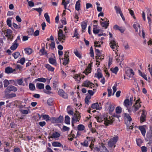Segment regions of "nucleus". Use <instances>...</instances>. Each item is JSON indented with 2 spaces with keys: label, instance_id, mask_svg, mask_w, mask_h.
<instances>
[{
  "label": "nucleus",
  "instance_id": "nucleus-16",
  "mask_svg": "<svg viewBox=\"0 0 152 152\" xmlns=\"http://www.w3.org/2000/svg\"><path fill=\"white\" fill-rule=\"evenodd\" d=\"M87 26V22L83 21L81 23V26L82 28V33L85 32L86 30V28Z\"/></svg>",
  "mask_w": 152,
  "mask_h": 152
},
{
  "label": "nucleus",
  "instance_id": "nucleus-63",
  "mask_svg": "<svg viewBox=\"0 0 152 152\" xmlns=\"http://www.w3.org/2000/svg\"><path fill=\"white\" fill-rule=\"evenodd\" d=\"M142 152H147V148L145 146H142L141 147Z\"/></svg>",
  "mask_w": 152,
  "mask_h": 152
},
{
  "label": "nucleus",
  "instance_id": "nucleus-28",
  "mask_svg": "<svg viewBox=\"0 0 152 152\" xmlns=\"http://www.w3.org/2000/svg\"><path fill=\"white\" fill-rule=\"evenodd\" d=\"M114 9L116 10L117 14L119 13L120 15H122V13L121 10L119 7H118L117 6H115L114 7Z\"/></svg>",
  "mask_w": 152,
  "mask_h": 152
},
{
  "label": "nucleus",
  "instance_id": "nucleus-17",
  "mask_svg": "<svg viewBox=\"0 0 152 152\" xmlns=\"http://www.w3.org/2000/svg\"><path fill=\"white\" fill-rule=\"evenodd\" d=\"M110 47L112 49H114L115 47H116V50L118 49V47L119 46L118 45H116V42L114 40H111L110 41Z\"/></svg>",
  "mask_w": 152,
  "mask_h": 152
},
{
  "label": "nucleus",
  "instance_id": "nucleus-41",
  "mask_svg": "<svg viewBox=\"0 0 152 152\" xmlns=\"http://www.w3.org/2000/svg\"><path fill=\"white\" fill-rule=\"evenodd\" d=\"M12 33V31L10 29H7L6 32V37H9L11 36V34Z\"/></svg>",
  "mask_w": 152,
  "mask_h": 152
},
{
  "label": "nucleus",
  "instance_id": "nucleus-31",
  "mask_svg": "<svg viewBox=\"0 0 152 152\" xmlns=\"http://www.w3.org/2000/svg\"><path fill=\"white\" fill-rule=\"evenodd\" d=\"M52 145L54 147H59L63 146V145L59 142H52Z\"/></svg>",
  "mask_w": 152,
  "mask_h": 152
},
{
  "label": "nucleus",
  "instance_id": "nucleus-24",
  "mask_svg": "<svg viewBox=\"0 0 152 152\" xmlns=\"http://www.w3.org/2000/svg\"><path fill=\"white\" fill-rule=\"evenodd\" d=\"M45 67L49 71L53 72L55 69L54 68L51 66L50 65L48 64H45Z\"/></svg>",
  "mask_w": 152,
  "mask_h": 152
},
{
  "label": "nucleus",
  "instance_id": "nucleus-10",
  "mask_svg": "<svg viewBox=\"0 0 152 152\" xmlns=\"http://www.w3.org/2000/svg\"><path fill=\"white\" fill-rule=\"evenodd\" d=\"M103 75L102 72V71L100 68H98L96 73L95 74L94 77H97L99 79L102 78Z\"/></svg>",
  "mask_w": 152,
  "mask_h": 152
},
{
  "label": "nucleus",
  "instance_id": "nucleus-27",
  "mask_svg": "<svg viewBox=\"0 0 152 152\" xmlns=\"http://www.w3.org/2000/svg\"><path fill=\"white\" fill-rule=\"evenodd\" d=\"M74 78L78 82L80 81V80L81 79V75L80 73L79 74H76L74 75Z\"/></svg>",
  "mask_w": 152,
  "mask_h": 152
},
{
  "label": "nucleus",
  "instance_id": "nucleus-61",
  "mask_svg": "<svg viewBox=\"0 0 152 152\" xmlns=\"http://www.w3.org/2000/svg\"><path fill=\"white\" fill-rule=\"evenodd\" d=\"M17 83L19 85H23V81L22 78L18 79L17 80Z\"/></svg>",
  "mask_w": 152,
  "mask_h": 152
},
{
  "label": "nucleus",
  "instance_id": "nucleus-49",
  "mask_svg": "<svg viewBox=\"0 0 152 152\" xmlns=\"http://www.w3.org/2000/svg\"><path fill=\"white\" fill-rule=\"evenodd\" d=\"M20 55V53L19 52H16L12 54V55L15 59H16L19 57Z\"/></svg>",
  "mask_w": 152,
  "mask_h": 152
},
{
  "label": "nucleus",
  "instance_id": "nucleus-53",
  "mask_svg": "<svg viewBox=\"0 0 152 152\" xmlns=\"http://www.w3.org/2000/svg\"><path fill=\"white\" fill-rule=\"evenodd\" d=\"M136 142L137 145L140 146L143 142L141 139L139 138L136 140Z\"/></svg>",
  "mask_w": 152,
  "mask_h": 152
},
{
  "label": "nucleus",
  "instance_id": "nucleus-25",
  "mask_svg": "<svg viewBox=\"0 0 152 152\" xmlns=\"http://www.w3.org/2000/svg\"><path fill=\"white\" fill-rule=\"evenodd\" d=\"M73 38L76 37L77 39H79L80 38V36H79V34L78 32L77 31V28H75L74 30V33L73 36H72Z\"/></svg>",
  "mask_w": 152,
  "mask_h": 152
},
{
  "label": "nucleus",
  "instance_id": "nucleus-40",
  "mask_svg": "<svg viewBox=\"0 0 152 152\" xmlns=\"http://www.w3.org/2000/svg\"><path fill=\"white\" fill-rule=\"evenodd\" d=\"M29 88L30 90L31 91H34L35 89V87L34 85L31 83H29Z\"/></svg>",
  "mask_w": 152,
  "mask_h": 152
},
{
  "label": "nucleus",
  "instance_id": "nucleus-5",
  "mask_svg": "<svg viewBox=\"0 0 152 152\" xmlns=\"http://www.w3.org/2000/svg\"><path fill=\"white\" fill-rule=\"evenodd\" d=\"M69 53L68 51H66L65 52L64 61L63 63V64L64 65L66 66L68 64L69 62Z\"/></svg>",
  "mask_w": 152,
  "mask_h": 152
},
{
  "label": "nucleus",
  "instance_id": "nucleus-35",
  "mask_svg": "<svg viewBox=\"0 0 152 152\" xmlns=\"http://www.w3.org/2000/svg\"><path fill=\"white\" fill-rule=\"evenodd\" d=\"M91 107L93 109H96L97 110L99 108V106L98 103L96 102L92 104Z\"/></svg>",
  "mask_w": 152,
  "mask_h": 152
},
{
  "label": "nucleus",
  "instance_id": "nucleus-23",
  "mask_svg": "<svg viewBox=\"0 0 152 152\" xmlns=\"http://www.w3.org/2000/svg\"><path fill=\"white\" fill-rule=\"evenodd\" d=\"M48 61L50 63L53 65H56L57 64L56 60L51 57L49 58Z\"/></svg>",
  "mask_w": 152,
  "mask_h": 152
},
{
  "label": "nucleus",
  "instance_id": "nucleus-8",
  "mask_svg": "<svg viewBox=\"0 0 152 152\" xmlns=\"http://www.w3.org/2000/svg\"><path fill=\"white\" fill-rule=\"evenodd\" d=\"M18 90L17 88L13 86H10L7 87L5 90V92L9 93L11 91L15 92Z\"/></svg>",
  "mask_w": 152,
  "mask_h": 152
},
{
  "label": "nucleus",
  "instance_id": "nucleus-51",
  "mask_svg": "<svg viewBox=\"0 0 152 152\" xmlns=\"http://www.w3.org/2000/svg\"><path fill=\"white\" fill-rule=\"evenodd\" d=\"M116 112L117 114H119L121 113L122 108L120 107H117L115 109Z\"/></svg>",
  "mask_w": 152,
  "mask_h": 152
},
{
  "label": "nucleus",
  "instance_id": "nucleus-62",
  "mask_svg": "<svg viewBox=\"0 0 152 152\" xmlns=\"http://www.w3.org/2000/svg\"><path fill=\"white\" fill-rule=\"evenodd\" d=\"M28 33L30 35H32L34 32V29L33 28H30L28 30Z\"/></svg>",
  "mask_w": 152,
  "mask_h": 152
},
{
  "label": "nucleus",
  "instance_id": "nucleus-56",
  "mask_svg": "<svg viewBox=\"0 0 152 152\" xmlns=\"http://www.w3.org/2000/svg\"><path fill=\"white\" fill-rule=\"evenodd\" d=\"M42 118L44 119L45 120L47 121H49L50 120V117H49V115H43L42 116Z\"/></svg>",
  "mask_w": 152,
  "mask_h": 152
},
{
  "label": "nucleus",
  "instance_id": "nucleus-55",
  "mask_svg": "<svg viewBox=\"0 0 152 152\" xmlns=\"http://www.w3.org/2000/svg\"><path fill=\"white\" fill-rule=\"evenodd\" d=\"M79 121V119H77L76 118H74V117H73L72 118V125H73V124L75 123L77 121Z\"/></svg>",
  "mask_w": 152,
  "mask_h": 152
},
{
  "label": "nucleus",
  "instance_id": "nucleus-59",
  "mask_svg": "<svg viewBox=\"0 0 152 152\" xmlns=\"http://www.w3.org/2000/svg\"><path fill=\"white\" fill-rule=\"evenodd\" d=\"M90 56L92 57H94V53L92 47L91 46L90 48Z\"/></svg>",
  "mask_w": 152,
  "mask_h": 152
},
{
  "label": "nucleus",
  "instance_id": "nucleus-60",
  "mask_svg": "<svg viewBox=\"0 0 152 152\" xmlns=\"http://www.w3.org/2000/svg\"><path fill=\"white\" fill-rule=\"evenodd\" d=\"M107 91H108V96L110 97L111 95L112 92V90L111 88L110 87H108L107 88Z\"/></svg>",
  "mask_w": 152,
  "mask_h": 152
},
{
  "label": "nucleus",
  "instance_id": "nucleus-38",
  "mask_svg": "<svg viewBox=\"0 0 152 152\" xmlns=\"http://www.w3.org/2000/svg\"><path fill=\"white\" fill-rule=\"evenodd\" d=\"M18 45V44H15L13 43V45L11 46L10 49L12 50H15L16 49Z\"/></svg>",
  "mask_w": 152,
  "mask_h": 152
},
{
  "label": "nucleus",
  "instance_id": "nucleus-30",
  "mask_svg": "<svg viewBox=\"0 0 152 152\" xmlns=\"http://www.w3.org/2000/svg\"><path fill=\"white\" fill-rule=\"evenodd\" d=\"M108 150L106 148L104 145H102L100 147V151L101 152H108Z\"/></svg>",
  "mask_w": 152,
  "mask_h": 152
},
{
  "label": "nucleus",
  "instance_id": "nucleus-22",
  "mask_svg": "<svg viewBox=\"0 0 152 152\" xmlns=\"http://www.w3.org/2000/svg\"><path fill=\"white\" fill-rule=\"evenodd\" d=\"M146 140H152V130L150 132H148L146 135V137L145 138Z\"/></svg>",
  "mask_w": 152,
  "mask_h": 152
},
{
  "label": "nucleus",
  "instance_id": "nucleus-50",
  "mask_svg": "<svg viewBox=\"0 0 152 152\" xmlns=\"http://www.w3.org/2000/svg\"><path fill=\"white\" fill-rule=\"evenodd\" d=\"M138 71L139 72V75L141 76L143 78H144L145 80H147V77L145 75V74L144 73H142V72L140 71V70H138Z\"/></svg>",
  "mask_w": 152,
  "mask_h": 152
},
{
  "label": "nucleus",
  "instance_id": "nucleus-34",
  "mask_svg": "<svg viewBox=\"0 0 152 152\" xmlns=\"http://www.w3.org/2000/svg\"><path fill=\"white\" fill-rule=\"evenodd\" d=\"M80 4L79 1H77L76 2L75 6V9L77 11H79L80 10Z\"/></svg>",
  "mask_w": 152,
  "mask_h": 152
},
{
  "label": "nucleus",
  "instance_id": "nucleus-14",
  "mask_svg": "<svg viewBox=\"0 0 152 152\" xmlns=\"http://www.w3.org/2000/svg\"><path fill=\"white\" fill-rule=\"evenodd\" d=\"M138 129L140 130L142 135L145 136L146 133V130L145 128V126H141L138 127Z\"/></svg>",
  "mask_w": 152,
  "mask_h": 152
},
{
  "label": "nucleus",
  "instance_id": "nucleus-21",
  "mask_svg": "<svg viewBox=\"0 0 152 152\" xmlns=\"http://www.w3.org/2000/svg\"><path fill=\"white\" fill-rule=\"evenodd\" d=\"M93 26L94 27L93 29V33L95 34L99 33V32L100 30L97 28L96 26L97 25H93Z\"/></svg>",
  "mask_w": 152,
  "mask_h": 152
},
{
  "label": "nucleus",
  "instance_id": "nucleus-47",
  "mask_svg": "<svg viewBox=\"0 0 152 152\" xmlns=\"http://www.w3.org/2000/svg\"><path fill=\"white\" fill-rule=\"evenodd\" d=\"M115 109L113 105L110 104L109 107V113H111Z\"/></svg>",
  "mask_w": 152,
  "mask_h": 152
},
{
  "label": "nucleus",
  "instance_id": "nucleus-29",
  "mask_svg": "<svg viewBox=\"0 0 152 152\" xmlns=\"http://www.w3.org/2000/svg\"><path fill=\"white\" fill-rule=\"evenodd\" d=\"M24 51L27 54L30 55L32 53V50L30 48H27L24 49Z\"/></svg>",
  "mask_w": 152,
  "mask_h": 152
},
{
  "label": "nucleus",
  "instance_id": "nucleus-4",
  "mask_svg": "<svg viewBox=\"0 0 152 152\" xmlns=\"http://www.w3.org/2000/svg\"><path fill=\"white\" fill-rule=\"evenodd\" d=\"M50 121L53 123H61L63 121L64 118L61 115H60L58 118L53 117L50 119Z\"/></svg>",
  "mask_w": 152,
  "mask_h": 152
},
{
  "label": "nucleus",
  "instance_id": "nucleus-13",
  "mask_svg": "<svg viewBox=\"0 0 152 152\" xmlns=\"http://www.w3.org/2000/svg\"><path fill=\"white\" fill-rule=\"evenodd\" d=\"M109 21L106 18L105 21L101 22V25L102 27L107 29L109 25Z\"/></svg>",
  "mask_w": 152,
  "mask_h": 152
},
{
  "label": "nucleus",
  "instance_id": "nucleus-43",
  "mask_svg": "<svg viewBox=\"0 0 152 152\" xmlns=\"http://www.w3.org/2000/svg\"><path fill=\"white\" fill-rule=\"evenodd\" d=\"M124 116L127 119V120L129 122L132 121V119L129 114L127 113H124Z\"/></svg>",
  "mask_w": 152,
  "mask_h": 152
},
{
  "label": "nucleus",
  "instance_id": "nucleus-58",
  "mask_svg": "<svg viewBox=\"0 0 152 152\" xmlns=\"http://www.w3.org/2000/svg\"><path fill=\"white\" fill-rule=\"evenodd\" d=\"M75 55L80 58H81L82 56L81 54L77 50L75 51L74 52Z\"/></svg>",
  "mask_w": 152,
  "mask_h": 152
},
{
  "label": "nucleus",
  "instance_id": "nucleus-48",
  "mask_svg": "<svg viewBox=\"0 0 152 152\" xmlns=\"http://www.w3.org/2000/svg\"><path fill=\"white\" fill-rule=\"evenodd\" d=\"M74 115L75 116V118H77V119H79V120H80L81 116L80 113L78 111H77L75 113Z\"/></svg>",
  "mask_w": 152,
  "mask_h": 152
},
{
  "label": "nucleus",
  "instance_id": "nucleus-46",
  "mask_svg": "<svg viewBox=\"0 0 152 152\" xmlns=\"http://www.w3.org/2000/svg\"><path fill=\"white\" fill-rule=\"evenodd\" d=\"M25 61V58L24 57L22 58L20 60L17 61L18 63H20L21 64L23 65L24 64Z\"/></svg>",
  "mask_w": 152,
  "mask_h": 152
},
{
  "label": "nucleus",
  "instance_id": "nucleus-57",
  "mask_svg": "<svg viewBox=\"0 0 152 152\" xmlns=\"http://www.w3.org/2000/svg\"><path fill=\"white\" fill-rule=\"evenodd\" d=\"M7 25L10 27L12 26L11 20L10 18H8L7 20Z\"/></svg>",
  "mask_w": 152,
  "mask_h": 152
},
{
  "label": "nucleus",
  "instance_id": "nucleus-52",
  "mask_svg": "<svg viewBox=\"0 0 152 152\" xmlns=\"http://www.w3.org/2000/svg\"><path fill=\"white\" fill-rule=\"evenodd\" d=\"M111 70L112 71V72L113 73L116 74L118 71V67L116 66L113 69H111Z\"/></svg>",
  "mask_w": 152,
  "mask_h": 152
},
{
  "label": "nucleus",
  "instance_id": "nucleus-18",
  "mask_svg": "<svg viewBox=\"0 0 152 152\" xmlns=\"http://www.w3.org/2000/svg\"><path fill=\"white\" fill-rule=\"evenodd\" d=\"M15 69L13 70L12 68L10 67H7L5 69V72L7 74L11 73L13 72Z\"/></svg>",
  "mask_w": 152,
  "mask_h": 152
},
{
  "label": "nucleus",
  "instance_id": "nucleus-33",
  "mask_svg": "<svg viewBox=\"0 0 152 152\" xmlns=\"http://www.w3.org/2000/svg\"><path fill=\"white\" fill-rule=\"evenodd\" d=\"M95 51L96 56H97V57H100L102 56V53L98 49H96Z\"/></svg>",
  "mask_w": 152,
  "mask_h": 152
},
{
  "label": "nucleus",
  "instance_id": "nucleus-2",
  "mask_svg": "<svg viewBox=\"0 0 152 152\" xmlns=\"http://www.w3.org/2000/svg\"><path fill=\"white\" fill-rule=\"evenodd\" d=\"M118 139V137L117 136H115L113 138H111L109 139L108 143V145L110 147H113L115 148V147L116 143L117 142Z\"/></svg>",
  "mask_w": 152,
  "mask_h": 152
},
{
  "label": "nucleus",
  "instance_id": "nucleus-7",
  "mask_svg": "<svg viewBox=\"0 0 152 152\" xmlns=\"http://www.w3.org/2000/svg\"><path fill=\"white\" fill-rule=\"evenodd\" d=\"M58 39L59 41L65 39V36L63 34L62 30L61 29H59L58 32Z\"/></svg>",
  "mask_w": 152,
  "mask_h": 152
},
{
  "label": "nucleus",
  "instance_id": "nucleus-3",
  "mask_svg": "<svg viewBox=\"0 0 152 152\" xmlns=\"http://www.w3.org/2000/svg\"><path fill=\"white\" fill-rule=\"evenodd\" d=\"M141 107V105L140 104L135 103L132 106L128 109V111L129 113L133 112L134 113H135Z\"/></svg>",
  "mask_w": 152,
  "mask_h": 152
},
{
  "label": "nucleus",
  "instance_id": "nucleus-54",
  "mask_svg": "<svg viewBox=\"0 0 152 152\" xmlns=\"http://www.w3.org/2000/svg\"><path fill=\"white\" fill-rule=\"evenodd\" d=\"M4 85V87H7L8 86L9 84L10 83L8 80L5 79L3 81Z\"/></svg>",
  "mask_w": 152,
  "mask_h": 152
},
{
  "label": "nucleus",
  "instance_id": "nucleus-26",
  "mask_svg": "<svg viewBox=\"0 0 152 152\" xmlns=\"http://www.w3.org/2000/svg\"><path fill=\"white\" fill-rule=\"evenodd\" d=\"M70 118L69 116L68 115H66L65 117L64 122L67 124H70Z\"/></svg>",
  "mask_w": 152,
  "mask_h": 152
},
{
  "label": "nucleus",
  "instance_id": "nucleus-32",
  "mask_svg": "<svg viewBox=\"0 0 152 152\" xmlns=\"http://www.w3.org/2000/svg\"><path fill=\"white\" fill-rule=\"evenodd\" d=\"M71 107V106L69 105L67 106V112L70 115H72V116H73L74 113L73 112V110H69L68 109L69 108H70Z\"/></svg>",
  "mask_w": 152,
  "mask_h": 152
},
{
  "label": "nucleus",
  "instance_id": "nucleus-15",
  "mask_svg": "<svg viewBox=\"0 0 152 152\" xmlns=\"http://www.w3.org/2000/svg\"><path fill=\"white\" fill-rule=\"evenodd\" d=\"M60 136V134L58 132H53L51 136H49L48 138L49 139L51 138L56 139L59 137Z\"/></svg>",
  "mask_w": 152,
  "mask_h": 152
},
{
  "label": "nucleus",
  "instance_id": "nucleus-36",
  "mask_svg": "<svg viewBox=\"0 0 152 152\" xmlns=\"http://www.w3.org/2000/svg\"><path fill=\"white\" fill-rule=\"evenodd\" d=\"M40 52L41 53H42L41 55H46L47 56L48 55L47 52L45 50V48L44 47H42V48L40 50Z\"/></svg>",
  "mask_w": 152,
  "mask_h": 152
},
{
  "label": "nucleus",
  "instance_id": "nucleus-45",
  "mask_svg": "<svg viewBox=\"0 0 152 152\" xmlns=\"http://www.w3.org/2000/svg\"><path fill=\"white\" fill-rule=\"evenodd\" d=\"M53 99L50 98L47 100V104L49 106L52 105L53 104Z\"/></svg>",
  "mask_w": 152,
  "mask_h": 152
},
{
  "label": "nucleus",
  "instance_id": "nucleus-19",
  "mask_svg": "<svg viewBox=\"0 0 152 152\" xmlns=\"http://www.w3.org/2000/svg\"><path fill=\"white\" fill-rule=\"evenodd\" d=\"M44 84L43 83H38L36 84L37 88L39 89H44Z\"/></svg>",
  "mask_w": 152,
  "mask_h": 152
},
{
  "label": "nucleus",
  "instance_id": "nucleus-64",
  "mask_svg": "<svg viewBox=\"0 0 152 152\" xmlns=\"http://www.w3.org/2000/svg\"><path fill=\"white\" fill-rule=\"evenodd\" d=\"M13 152H21L20 148L18 147L15 148L13 150Z\"/></svg>",
  "mask_w": 152,
  "mask_h": 152
},
{
  "label": "nucleus",
  "instance_id": "nucleus-11",
  "mask_svg": "<svg viewBox=\"0 0 152 152\" xmlns=\"http://www.w3.org/2000/svg\"><path fill=\"white\" fill-rule=\"evenodd\" d=\"M51 90V88L49 85H48L45 86V89H44L43 92L45 94H53V93L50 91Z\"/></svg>",
  "mask_w": 152,
  "mask_h": 152
},
{
  "label": "nucleus",
  "instance_id": "nucleus-12",
  "mask_svg": "<svg viewBox=\"0 0 152 152\" xmlns=\"http://www.w3.org/2000/svg\"><path fill=\"white\" fill-rule=\"evenodd\" d=\"M146 115L145 111L144 110H142V113L140 118V121L141 123H142L146 121Z\"/></svg>",
  "mask_w": 152,
  "mask_h": 152
},
{
  "label": "nucleus",
  "instance_id": "nucleus-6",
  "mask_svg": "<svg viewBox=\"0 0 152 152\" xmlns=\"http://www.w3.org/2000/svg\"><path fill=\"white\" fill-rule=\"evenodd\" d=\"M58 94L61 97L65 99H68V94L62 89H59L58 92Z\"/></svg>",
  "mask_w": 152,
  "mask_h": 152
},
{
  "label": "nucleus",
  "instance_id": "nucleus-37",
  "mask_svg": "<svg viewBox=\"0 0 152 152\" xmlns=\"http://www.w3.org/2000/svg\"><path fill=\"white\" fill-rule=\"evenodd\" d=\"M35 81H38L39 82L45 83L46 82V79L43 77H40L35 79Z\"/></svg>",
  "mask_w": 152,
  "mask_h": 152
},
{
  "label": "nucleus",
  "instance_id": "nucleus-20",
  "mask_svg": "<svg viewBox=\"0 0 152 152\" xmlns=\"http://www.w3.org/2000/svg\"><path fill=\"white\" fill-rule=\"evenodd\" d=\"M130 100L129 99H125L124 102V104L128 110L129 107L130 105Z\"/></svg>",
  "mask_w": 152,
  "mask_h": 152
},
{
  "label": "nucleus",
  "instance_id": "nucleus-39",
  "mask_svg": "<svg viewBox=\"0 0 152 152\" xmlns=\"http://www.w3.org/2000/svg\"><path fill=\"white\" fill-rule=\"evenodd\" d=\"M44 17L47 21L49 23H50V17L48 13H45L44 15Z\"/></svg>",
  "mask_w": 152,
  "mask_h": 152
},
{
  "label": "nucleus",
  "instance_id": "nucleus-1",
  "mask_svg": "<svg viewBox=\"0 0 152 152\" xmlns=\"http://www.w3.org/2000/svg\"><path fill=\"white\" fill-rule=\"evenodd\" d=\"M97 121L99 123L102 122L103 121H104V124L106 126H108L110 124H111L113 123V121L110 118V117L108 118L107 117H103L101 116H98L96 117Z\"/></svg>",
  "mask_w": 152,
  "mask_h": 152
},
{
  "label": "nucleus",
  "instance_id": "nucleus-42",
  "mask_svg": "<svg viewBox=\"0 0 152 152\" xmlns=\"http://www.w3.org/2000/svg\"><path fill=\"white\" fill-rule=\"evenodd\" d=\"M77 129L80 131H82L84 130L85 127L83 124H79L77 126Z\"/></svg>",
  "mask_w": 152,
  "mask_h": 152
},
{
  "label": "nucleus",
  "instance_id": "nucleus-44",
  "mask_svg": "<svg viewBox=\"0 0 152 152\" xmlns=\"http://www.w3.org/2000/svg\"><path fill=\"white\" fill-rule=\"evenodd\" d=\"M91 69L90 67H88V68L86 69L83 72V73H85L86 75H88L89 73H91Z\"/></svg>",
  "mask_w": 152,
  "mask_h": 152
},
{
  "label": "nucleus",
  "instance_id": "nucleus-9",
  "mask_svg": "<svg viewBox=\"0 0 152 152\" xmlns=\"http://www.w3.org/2000/svg\"><path fill=\"white\" fill-rule=\"evenodd\" d=\"M84 87H90V88H92L93 87H94V83H91V82L89 80H87L83 83V84L82 85Z\"/></svg>",
  "mask_w": 152,
  "mask_h": 152
}]
</instances>
